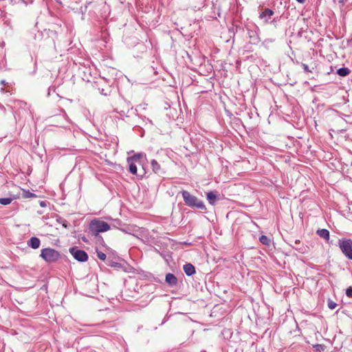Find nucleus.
<instances>
[{"instance_id": "29", "label": "nucleus", "mask_w": 352, "mask_h": 352, "mask_svg": "<svg viewBox=\"0 0 352 352\" xmlns=\"http://www.w3.org/2000/svg\"><path fill=\"white\" fill-rule=\"evenodd\" d=\"M0 109L1 110L5 113H6V108L0 104Z\"/></svg>"}, {"instance_id": "27", "label": "nucleus", "mask_w": 352, "mask_h": 352, "mask_svg": "<svg viewBox=\"0 0 352 352\" xmlns=\"http://www.w3.org/2000/svg\"><path fill=\"white\" fill-rule=\"evenodd\" d=\"M40 206L41 207H45L47 206V203L45 201H40Z\"/></svg>"}, {"instance_id": "1", "label": "nucleus", "mask_w": 352, "mask_h": 352, "mask_svg": "<svg viewBox=\"0 0 352 352\" xmlns=\"http://www.w3.org/2000/svg\"><path fill=\"white\" fill-rule=\"evenodd\" d=\"M182 197L185 204L190 208H195L200 210H206L204 202L197 197L191 195L187 190L182 191Z\"/></svg>"}, {"instance_id": "18", "label": "nucleus", "mask_w": 352, "mask_h": 352, "mask_svg": "<svg viewBox=\"0 0 352 352\" xmlns=\"http://www.w3.org/2000/svg\"><path fill=\"white\" fill-rule=\"evenodd\" d=\"M23 198H33L36 197V195L31 192L30 190H23Z\"/></svg>"}, {"instance_id": "6", "label": "nucleus", "mask_w": 352, "mask_h": 352, "mask_svg": "<svg viewBox=\"0 0 352 352\" xmlns=\"http://www.w3.org/2000/svg\"><path fill=\"white\" fill-rule=\"evenodd\" d=\"M248 35L252 44L256 45L261 41L257 28L254 30L248 29Z\"/></svg>"}, {"instance_id": "13", "label": "nucleus", "mask_w": 352, "mask_h": 352, "mask_svg": "<svg viewBox=\"0 0 352 352\" xmlns=\"http://www.w3.org/2000/svg\"><path fill=\"white\" fill-rule=\"evenodd\" d=\"M317 234L325 239L326 241H329V232L328 230L327 229H318L316 232Z\"/></svg>"}, {"instance_id": "28", "label": "nucleus", "mask_w": 352, "mask_h": 352, "mask_svg": "<svg viewBox=\"0 0 352 352\" xmlns=\"http://www.w3.org/2000/svg\"><path fill=\"white\" fill-rule=\"evenodd\" d=\"M100 93L104 96H107V93L104 92V89H100Z\"/></svg>"}, {"instance_id": "7", "label": "nucleus", "mask_w": 352, "mask_h": 352, "mask_svg": "<svg viewBox=\"0 0 352 352\" xmlns=\"http://www.w3.org/2000/svg\"><path fill=\"white\" fill-rule=\"evenodd\" d=\"M165 280L166 283L171 287L176 286L178 283L177 277L172 273H168L166 274Z\"/></svg>"}, {"instance_id": "24", "label": "nucleus", "mask_w": 352, "mask_h": 352, "mask_svg": "<svg viewBox=\"0 0 352 352\" xmlns=\"http://www.w3.org/2000/svg\"><path fill=\"white\" fill-rule=\"evenodd\" d=\"M314 348L316 349V351H320L322 350H324V346L322 344H316L314 346Z\"/></svg>"}, {"instance_id": "11", "label": "nucleus", "mask_w": 352, "mask_h": 352, "mask_svg": "<svg viewBox=\"0 0 352 352\" xmlns=\"http://www.w3.org/2000/svg\"><path fill=\"white\" fill-rule=\"evenodd\" d=\"M41 244V241L36 236L31 237L28 241V246L31 247L32 249H37L39 248Z\"/></svg>"}, {"instance_id": "12", "label": "nucleus", "mask_w": 352, "mask_h": 352, "mask_svg": "<svg viewBox=\"0 0 352 352\" xmlns=\"http://www.w3.org/2000/svg\"><path fill=\"white\" fill-rule=\"evenodd\" d=\"M185 274L190 276L195 274V267L191 263H186L183 266Z\"/></svg>"}, {"instance_id": "9", "label": "nucleus", "mask_w": 352, "mask_h": 352, "mask_svg": "<svg viewBox=\"0 0 352 352\" xmlns=\"http://www.w3.org/2000/svg\"><path fill=\"white\" fill-rule=\"evenodd\" d=\"M207 199L210 204L214 205L216 201L219 200L217 192L210 191L206 194Z\"/></svg>"}, {"instance_id": "22", "label": "nucleus", "mask_w": 352, "mask_h": 352, "mask_svg": "<svg viewBox=\"0 0 352 352\" xmlns=\"http://www.w3.org/2000/svg\"><path fill=\"white\" fill-rule=\"evenodd\" d=\"M327 305L330 309L333 310L336 307L337 304L335 302H333V300L329 299L328 302H327Z\"/></svg>"}, {"instance_id": "23", "label": "nucleus", "mask_w": 352, "mask_h": 352, "mask_svg": "<svg viewBox=\"0 0 352 352\" xmlns=\"http://www.w3.org/2000/svg\"><path fill=\"white\" fill-rule=\"evenodd\" d=\"M96 254H97V256L99 259H100L102 261H104L106 259V257H107L106 254L104 253H103L102 252L97 250Z\"/></svg>"}, {"instance_id": "3", "label": "nucleus", "mask_w": 352, "mask_h": 352, "mask_svg": "<svg viewBox=\"0 0 352 352\" xmlns=\"http://www.w3.org/2000/svg\"><path fill=\"white\" fill-rule=\"evenodd\" d=\"M60 253L53 248H43L41 251L40 256L47 263H54L60 258Z\"/></svg>"}, {"instance_id": "16", "label": "nucleus", "mask_w": 352, "mask_h": 352, "mask_svg": "<svg viewBox=\"0 0 352 352\" xmlns=\"http://www.w3.org/2000/svg\"><path fill=\"white\" fill-rule=\"evenodd\" d=\"M129 163V170L133 175L137 174V166L134 162H128Z\"/></svg>"}, {"instance_id": "25", "label": "nucleus", "mask_w": 352, "mask_h": 352, "mask_svg": "<svg viewBox=\"0 0 352 352\" xmlns=\"http://www.w3.org/2000/svg\"><path fill=\"white\" fill-rule=\"evenodd\" d=\"M346 295L349 298H352V287H349L346 289Z\"/></svg>"}, {"instance_id": "5", "label": "nucleus", "mask_w": 352, "mask_h": 352, "mask_svg": "<svg viewBox=\"0 0 352 352\" xmlns=\"http://www.w3.org/2000/svg\"><path fill=\"white\" fill-rule=\"evenodd\" d=\"M69 252L79 262H85L88 260L87 253L82 250L78 249L77 247L69 248Z\"/></svg>"}, {"instance_id": "14", "label": "nucleus", "mask_w": 352, "mask_h": 352, "mask_svg": "<svg viewBox=\"0 0 352 352\" xmlns=\"http://www.w3.org/2000/svg\"><path fill=\"white\" fill-rule=\"evenodd\" d=\"M205 1L206 0H190L192 6H193L195 9L198 10L201 9L202 7L204 6Z\"/></svg>"}, {"instance_id": "21", "label": "nucleus", "mask_w": 352, "mask_h": 352, "mask_svg": "<svg viewBox=\"0 0 352 352\" xmlns=\"http://www.w3.org/2000/svg\"><path fill=\"white\" fill-rule=\"evenodd\" d=\"M107 265L111 267L115 268H120L122 267V264L118 262H114L111 260H108L107 262Z\"/></svg>"}, {"instance_id": "10", "label": "nucleus", "mask_w": 352, "mask_h": 352, "mask_svg": "<svg viewBox=\"0 0 352 352\" xmlns=\"http://www.w3.org/2000/svg\"><path fill=\"white\" fill-rule=\"evenodd\" d=\"M151 166L153 171L158 175H162L164 172L161 169L160 165L155 160H152L151 161Z\"/></svg>"}, {"instance_id": "35", "label": "nucleus", "mask_w": 352, "mask_h": 352, "mask_svg": "<svg viewBox=\"0 0 352 352\" xmlns=\"http://www.w3.org/2000/svg\"><path fill=\"white\" fill-rule=\"evenodd\" d=\"M13 0H11V1H12Z\"/></svg>"}, {"instance_id": "2", "label": "nucleus", "mask_w": 352, "mask_h": 352, "mask_svg": "<svg viewBox=\"0 0 352 352\" xmlns=\"http://www.w3.org/2000/svg\"><path fill=\"white\" fill-rule=\"evenodd\" d=\"M110 229V226L105 221L94 219L89 223V232L93 236H97L100 232H107Z\"/></svg>"}, {"instance_id": "17", "label": "nucleus", "mask_w": 352, "mask_h": 352, "mask_svg": "<svg viewBox=\"0 0 352 352\" xmlns=\"http://www.w3.org/2000/svg\"><path fill=\"white\" fill-rule=\"evenodd\" d=\"M141 157H142V155L140 153L135 154L133 156L129 157L127 159V161L128 162H130V161L134 162L135 163L140 162L139 161H140Z\"/></svg>"}, {"instance_id": "30", "label": "nucleus", "mask_w": 352, "mask_h": 352, "mask_svg": "<svg viewBox=\"0 0 352 352\" xmlns=\"http://www.w3.org/2000/svg\"><path fill=\"white\" fill-rule=\"evenodd\" d=\"M63 226L65 228H67V221L63 220Z\"/></svg>"}, {"instance_id": "19", "label": "nucleus", "mask_w": 352, "mask_h": 352, "mask_svg": "<svg viewBox=\"0 0 352 352\" xmlns=\"http://www.w3.org/2000/svg\"><path fill=\"white\" fill-rule=\"evenodd\" d=\"M16 199V197H14ZM14 198L11 197H6V198H0V204L4 206L10 204Z\"/></svg>"}, {"instance_id": "31", "label": "nucleus", "mask_w": 352, "mask_h": 352, "mask_svg": "<svg viewBox=\"0 0 352 352\" xmlns=\"http://www.w3.org/2000/svg\"><path fill=\"white\" fill-rule=\"evenodd\" d=\"M0 84L2 85H6V82L5 80H1Z\"/></svg>"}, {"instance_id": "4", "label": "nucleus", "mask_w": 352, "mask_h": 352, "mask_svg": "<svg viewBox=\"0 0 352 352\" xmlns=\"http://www.w3.org/2000/svg\"><path fill=\"white\" fill-rule=\"evenodd\" d=\"M338 243L344 256L349 259L352 260V240L350 239H340Z\"/></svg>"}, {"instance_id": "34", "label": "nucleus", "mask_w": 352, "mask_h": 352, "mask_svg": "<svg viewBox=\"0 0 352 352\" xmlns=\"http://www.w3.org/2000/svg\"><path fill=\"white\" fill-rule=\"evenodd\" d=\"M82 239L83 241H86L85 237H82Z\"/></svg>"}, {"instance_id": "33", "label": "nucleus", "mask_w": 352, "mask_h": 352, "mask_svg": "<svg viewBox=\"0 0 352 352\" xmlns=\"http://www.w3.org/2000/svg\"><path fill=\"white\" fill-rule=\"evenodd\" d=\"M1 93H4L5 92V89L4 88H1Z\"/></svg>"}, {"instance_id": "32", "label": "nucleus", "mask_w": 352, "mask_h": 352, "mask_svg": "<svg viewBox=\"0 0 352 352\" xmlns=\"http://www.w3.org/2000/svg\"><path fill=\"white\" fill-rule=\"evenodd\" d=\"M296 1L300 3H303L305 1V0H296Z\"/></svg>"}, {"instance_id": "8", "label": "nucleus", "mask_w": 352, "mask_h": 352, "mask_svg": "<svg viewBox=\"0 0 352 352\" xmlns=\"http://www.w3.org/2000/svg\"><path fill=\"white\" fill-rule=\"evenodd\" d=\"M274 14V11L270 8H265L259 15L261 19H264L265 23L269 22V19Z\"/></svg>"}, {"instance_id": "15", "label": "nucleus", "mask_w": 352, "mask_h": 352, "mask_svg": "<svg viewBox=\"0 0 352 352\" xmlns=\"http://www.w3.org/2000/svg\"><path fill=\"white\" fill-rule=\"evenodd\" d=\"M351 72V70L347 67H341L338 69L336 72V74L340 76H346Z\"/></svg>"}, {"instance_id": "26", "label": "nucleus", "mask_w": 352, "mask_h": 352, "mask_svg": "<svg viewBox=\"0 0 352 352\" xmlns=\"http://www.w3.org/2000/svg\"><path fill=\"white\" fill-rule=\"evenodd\" d=\"M302 67L305 72H311L307 64L302 63Z\"/></svg>"}, {"instance_id": "20", "label": "nucleus", "mask_w": 352, "mask_h": 352, "mask_svg": "<svg viewBox=\"0 0 352 352\" xmlns=\"http://www.w3.org/2000/svg\"><path fill=\"white\" fill-rule=\"evenodd\" d=\"M259 241L263 245H268L270 243V239L265 235H261L259 238Z\"/></svg>"}]
</instances>
